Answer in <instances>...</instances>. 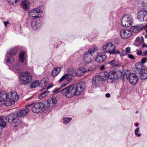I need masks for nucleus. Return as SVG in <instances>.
Wrapping results in <instances>:
<instances>
[{"label":"nucleus","mask_w":147,"mask_h":147,"mask_svg":"<svg viewBox=\"0 0 147 147\" xmlns=\"http://www.w3.org/2000/svg\"><path fill=\"white\" fill-rule=\"evenodd\" d=\"M85 83L84 82L80 83L77 85H74L66 87L59 91L63 95L67 98H71L74 96L80 94L85 89Z\"/></svg>","instance_id":"obj_1"},{"label":"nucleus","mask_w":147,"mask_h":147,"mask_svg":"<svg viewBox=\"0 0 147 147\" xmlns=\"http://www.w3.org/2000/svg\"><path fill=\"white\" fill-rule=\"evenodd\" d=\"M147 61V58H143L141 62H138L135 64L136 71L139 74L140 78L142 79H145L147 78V69L146 67L143 65Z\"/></svg>","instance_id":"obj_2"},{"label":"nucleus","mask_w":147,"mask_h":147,"mask_svg":"<svg viewBox=\"0 0 147 147\" xmlns=\"http://www.w3.org/2000/svg\"><path fill=\"white\" fill-rule=\"evenodd\" d=\"M121 76V73L120 72L112 71H110L109 74L107 72H105L103 76L104 77L105 80L107 79V82L111 83L117 78H119Z\"/></svg>","instance_id":"obj_3"},{"label":"nucleus","mask_w":147,"mask_h":147,"mask_svg":"<svg viewBox=\"0 0 147 147\" xmlns=\"http://www.w3.org/2000/svg\"><path fill=\"white\" fill-rule=\"evenodd\" d=\"M18 95L16 91H11L7 94V100L5 102V105L7 106L13 105L15 102L18 100Z\"/></svg>","instance_id":"obj_4"},{"label":"nucleus","mask_w":147,"mask_h":147,"mask_svg":"<svg viewBox=\"0 0 147 147\" xmlns=\"http://www.w3.org/2000/svg\"><path fill=\"white\" fill-rule=\"evenodd\" d=\"M21 81L20 84L21 85L27 84L32 80V77L31 74L27 72H24L22 73L20 76Z\"/></svg>","instance_id":"obj_5"},{"label":"nucleus","mask_w":147,"mask_h":147,"mask_svg":"<svg viewBox=\"0 0 147 147\" xmlns=\"http://www.w3.org/2000/svg\"><path fill=\"white\" fill-rule=\"evenodd\" d=\"M98 49L97 47H93L85 52L83 55V61L84 62L86 63H90L91 61V57Z\"/></svg>","instance_id":"obj_6"},{"label":"nucleus","mask_w":147,"mask_h":147,"mask_svg":"<svg viewBox=\"0 0 147 147\" xmlns=\"http://www.w3.org/2000/svg\"><path fill=\"white\" fill-rule=\"evenodd\" d=\"M18 117L16 113H12L7 116L6 119L9 123L16 124L14 127H16L22 123L21 120Z\"/></svg>","instance_id":"obj_7"},{"label":"nucleus","mask_w":147,"mask_h":147,"mask_svg":"<svg viewBox=\"0 0 147 147\" xmlns=\"http://www.w3.org/2000/svg\"><path fill=\"white\" fill-rule=\"evenodd\" d=\"M121 22L123 26L128 27L132 25L133 20L131 15H126L122 17Z\"/></svg>","instance_id":"obj_8"},{"label":"nucleus","mask_w":147,"mask_h":147,"mask_svg":"<svg viewBox=\"0 0 147 147\" xmlns=\"http://www.w3.org/2000/svg\"><path fill=\"white\" fill-rule=\"evenodd\" d=\"M46 106L43 102L36 103L32 107V111L34 113H38L43 111L45 109Z\"/></svg>","instance_id":"obj_9"},{"label":"nucleus","mask_w":147,"mask_h":147,"mask_svg":"<svg viewBox=\"0 0 147 147\" xmlns=\"http://www.w3.org/2000/svg\"><path fill=\"white\" fill-rule=\"evenodd\" d=\"M43 7L40 6L35 8L34 9L31 10L28 12V14L30 18H39V16H38V13L42 12L43 11Z\"/></svg>","instance_id":"obj_10"},{"label":"nucleus","mask_w":147,"mask_h":147,"mask_svg":"<svg viewBox=\"0 0 147 147\" xmlns=\"http://www.w3.org/2000/svg\"><path fill=\"white\" fill-rule=\"evenodd\" d=\"M128 77L130 83L132 85H135L138 81V77L137 75L134 73L130 74L127 76L125 73L123 75V78L126 77V78H128Z\"/></svg>","instance_id":"obj_11"},{"label":"nucleus","mask_w":147,"mask_h":147,"mask_svg":"<svg viewBox=\"0 0 147 147\" xmlns=\"http://www.w3.org/2000/svg\"><path fill=\"white\" fill-rule=\"evenodd\" d=\"M137 18L140 22L147 20V11L145 10L140 11L137 13Z\"/></svg>","instance_id":"obj_12"},{"label":"nucleus","mask_w":147,"mask_h":147,"mask_svg":"<svg viewBox=\"0 0 147 147\" xmlns=\"http://www.w3.org/2000/svg\"><path fill=\"white\" fill-rule=\"evenodd\" d=\"M9 3L13 5H15L17 3H18L19 0H7ZM21 3H20L22 7L23 8L26 10L27 9L28 7L29 6V2L28 1H26L25 2H24V0H20Z\"/></svg>","instance_id":"obj_13"},{"label":"nucleus","mask_w":147,"mask_h":147,"mask_svg":"<svg viewBox=\"0 0 147 147\" xmlns=\"http://www.w3.org/2000/svg\"><path fill=\"white\" fill-rule=\"evenodd\" d=\"M132 35V31L130 29H122L120 32V35L122 39H127Z\"/></svg>","instance_id":"obj_14"},{"label":"nucleus","mask_w":147,"mask_h":147,"mask_svg":"<svg viewBox=\"0 0 147 147\" xmlns=\"http://www.w3.org/2000/svg\"><path fill=\"white\" fill-rule=\"evenodd\" d=\"M103 51L106 53H109L110 55H114L119 53V50H116V47H102Z\"/></svg>","instance_id":"obj_15"},{"label":"nucleus","mask_w":147,"mask_h":147,"mask_svg":"<svg viewBox=\"0 0 147 147\" xmlns=\"http://www.w3.org/2000/svg\"><path fill=\"white\" fill-rule=\"evenodd\" d=\"M105 80L104 77L102 76H97L94 77L92 79V84L97 86Z\"/></svg>","instance_id":"obj_16"},{"label":"nucleus","mask_w":147,"mask_h":147,"mask_svg":"<svg viewBox=\"0 0 147 147\" xmlns=\"http://www.w3.org/2000/svg\"><path fill=\"white\" fill-rule=\"evenodd\" d=\"M31 25L33 30H36L41 26V21L39 18L34 19L31 22Z\"/></svg>","instance_id":"obj_17"},{"label":"nucleus","mask_w":147,"mask_h":147,"mask_svg":"<svg viewBox=\"0 0 147 147\" xmlns=\"http://www.w3.org/2000/svg\"><path fill=\"white\" fill-rule=\"evenodd\" d=\"M107 56L105 52L101 53L98 55L95 59L96 62L99 63H102L105 62L107 59Z\"/></svg>","instance_id":"obj_18"},{"label":"nucleus","mask_w":147,"mask_h":147,"mask_svg":"<svg viewBox=\"0 0 147 147\" xmlns=\"http://www.w3.org/2000/svg\"><path fill=\"white\" fill-rule=\"evenodd\" d=\"M146 27L142 24H139L131 27L130 29L133 33H138Z\"/></svg>","instance_id":"obj_19"},{"label":"nucleus","mask_w":147,"mask_h":147,"mask_svg":"<svg viewBox=\"0 0 147 147\" xmlns=\"http://www.w3.org/2000/svg\"><path fill=\"white\" fill-rule=\"evenodd\" d=\"M57 102V99L55 97H51L47 100V106L51 107H53L55 106Z\"/></svg>","instance_id":"obj_20"},{"label":"nucleus","mask_w":147,"mask_h":147,"mask_svg":"<svg viewBox=\"0 0 147 147\" xmlns=\"http://www.w3.org/2000/svg\"><path fill=\"white\" fill-rule=\"evenodd\" d=\"M144 41V38L142 36H138L135 40L134 43V45L135 46H140L142 45V46H147V44L145 43L143 44Z\"/></svg>","instance_id":"obj_21"},{"label":"nucleus","mask_w":147,"mask_h":147,"mask_svg":"<svg viewBox=\"0 0 147 147\" xmlns=\"http://www.w3.org/2000/svg\"><path fill=\"white\" fill-rule=\"evenodd\" d=\"M64 75H65V80L68 82L70 81L72 77H75L76 76V74L73 69H71L69 72Z\"/></svg>","instance_id":"obj_22"},{"label":"nucleus","mask_w":147,"mask_h":147,"mask_svg":"<svg viewBox=\"0 0 147 147\" xmlns=\"http://www.w3.org/2000/svg\"><path fill=\"white\" fill-rule=\"evenodd\" d=\"M29 109L26 108L25 109L20 110L16 114L18 117H21L27 115L29 113Z\"/></svg>","instance_id":"obj_23"},{"label":"nucleus","mask_w":147,"mask_h":147,"mask_svg":"<svg viewBox=\"0 0 147 147\" xmlns=\"http://www.w3.org/2000/svg\"><path fill=\"white\" fill-rule=\"evenodd\" d=\"M26 54L25 51H21L19 55V61L21 63H23L26 61Z\"/></svg>","instance_id":"obj_24"},{"label":"nucleus","mask_w":147,"mask_h":147,"mask_svg":"<svg viewBox=\"0 0 147 147\" xmlns=\"http://www.w3.org/2000/svg\"><path fill=\"white\" fill-rule=\"evenodd\" d=\"M18 49L16 47H14L8 50L6 54L11 56L15 55L18 53Z\"/></svg>","instance_id":"obj_25"},{"label":"nucleus","mask_w":147,"mask_h":147,"mask_svg":"<svg viewBox=\"0 0 147 147\" xmlns=\"http://www.w3.org/2000/svg\"><path fill=\"white\" fill-rule=\"evenodd\" d=\"M7 99V95L6 92L4 91H0V102L5 101V102Z\"/></svg>","instance_id":"obj_26"},{"label":"nucleus","mask_w":147,"mask_h":147,"mask_svg":"<svg viewBox=\"0 0 147 147\" xmlns=\"http://www.w3.org/2000/svg\"><path fill=\"white\" fill-rule=\"evenodd\" d=\"M109 64L113 67H117L120 66L121 63L117 60L114 59L109 62Z\"/></svg>","instance_id":"obj_27"},{"label":"nucleus","mask_w":147,"mask_h":147,"mask_svg":"<svg viewBox=\"0 0 147 147\" xmlns=\"http://www.w3.org/2000/svg\"><path fill=\"white\" fill-rule=\"evenodd\" d=\"M74 71L76 74V76L77 75L78 76H80L84 75L86 71V70L83 67L78 69L76 71Z\"/></svg>","instance_id":"obj_28"},{"label":"nucleus","mask_w":147,"mask_h":147,"mask_svg":"<svg viewBox=\"0 0 147 147\" xmlns=\"http://www.w3.org/2000/svg\"><path fill=\"white\" fill-rule=\"evenodd\" d=\"M61 68V67H55L52 72V76L54 77L56 76L60 72Z\"/></svg>","instance_id":"obj_29"},{"label":"nucleus","mask_w":147,"mask_h":147,"mask_svg":"<svg viewBox=\"0 0 147 147\" xmlns=\"http://www.w3.org/2000/svg\"><path fill=\"white\" fill-rule=\"evenodd\" d=\"M8 54H6L5 60L7 63H11L14 61V59L12 56H9Z\"/></svg>","instance_id":"obj_30"},{"label":"nucleus","mask_w":147,"mask_h":147,"mask_svg":"<svg viewBox=\"0 0 147 147\" xmlns=\"http://www.w3.org/2000/svg\"><path fill=\"white\" fill-rule=\"evenodd\" d=\"M49 80V79L47 78H44L41 80L40 84L41 85H44L46 86L47 84L48 83Z\"/></svg>","instance_id":"obj_31"},{"label":"nucleus","mask_w":147,"mask_h":147,"mask_svg":"<svg viewBox=\"0 0 147 147\" xmlns=\"http://www.w3.org/2000/svg\"><path fill=\"white\" fill-rule=\"evenodd\" d=\"M39 83V81L38 80L35 81L31 84L30 87L31 88H36L38 85Z\"/></svg>","instance_id":"obj_32"},{"label":"nucleus","mask_w":147,"mask_h":147,"mask_svg":"<svg viewBox=\"0 0 147 147\" xmlns=\"http://www.w3.org/2000/svg\"><path fill=\"white\" fill-rule=\"evenodd\" d=\"M72 118L65 117L63 118V123L65 124H67L70 122L72 120Z\"/></svg>","instance_id":"obj_33"},{"label":"nucleus","mask_w":147,"mask_h":147,"mask_svg":"<svg viewBox=\"0 0 147 147\" xmlns=\"http://www.w3.org/2000/svg\"><path fill=\"white\" fill-rule=\"evenodd\" d=\"M2 117L0 116V120H1L0 122V129L1 128L2 130L3 128H4L5 127L6 125L5 122L2 121Z\"/></svg>","instance_id":"obj_34"},{"label":"nucleus","mask_w":147,"mask_h":147,"mask_svg":"<svg viewBox=\"0 0 147 147\" xmlns=\"http://www.w3.org/2000/svg\"><path fill=\"white\" fill-rule=\"evenodd\" d=\"M49 92L48 90H46L44 91L41 94L39 95V98H41L47 96L49 93Z\"/></svg>","instance_id":"obj_35"},{"label":"nucleus","mask_w":147,"mask_h":147,"mask_svg":"<svg viewBox=\"0 0 147 147\" xmlns=\"http://www.w3.org/2000/svg\"><path fill=\"white\" fill-rule=\"evenodd\" d=\"M13 67L15 70H21V66L19 63H17L14 65Z\"/></svg>","instance_id":"obj_36"},{"label":"nucleus","mask_w":147,"mask_h":147,"mask_svg":"<svg viewBox=\"0 0 147 147\" xmlns=\"http://www.w3.org/2000/svg\"><path fill=\"white\" fill-rule=\"evenodd\" d=\"M139 127H137L136 129L135 130V135L138 137H140L141 136V134H138L139 131Z\"/></svg>","instance_id":"obj_37"},{"label":"nucleus","mask_w":147,"mask_h":147,"mask_svg":"<svg viewBox=\"0 0 147 147\" xmlns=\"http://www.w3.org/2000/svg\"><path fill=\"white\" fill-rule=\"evenodd\" d=\"M119 54H120V56H122L126 55L127 54L126 51L124 50H122L121 53L119 52Z\"/></svg>","instance_id":"obj_38"},{"label":"nucleus","mask_w":147,"mask_h":147,"mask_svg":"<svg viewBox=\"0 0 147 147\" xmlns=\"http://www.w3.org/2000/svg\"><path fill=\"white\" fill-rule=\"evenodd\" d=\"M103 46H114L112 42H108L105 44Z\"/></svg>","instance_id":"obj_39"},{"label":"nucleus","mask_w":147,"mask_h":147,"mask_svg":"<svg viewBox=\"0 0 147 147\" xmlns=\"http://www.w3.org/2000/svg\"><path fill=\"white\" fill-rule=\"evenodd\" d=\"M136 51L137 55L140 56L142 55V51L141 50H137Z\"/></svg>","instance_id":"obj_40"},{"label":"nucleus","mask_w":147,"mask_h":147,"mask_svg":"<svg viewBox=\"0 0 147 147\" xmlns=\"http://www.w3.org/2000/svg\"><path fill=\"white\" fill-rule=\"evenodd\" d=\"M65 75H64L59 80V82H61L64 80H65Z\"/></svg>","instance_id":"obj_41"},{"label":"nucleus","mask_w":147,"mask_h":147,"mask_svg":"<svg viewBox=\"0 0 147 147\" xmlns=\"http://www.w3.org/2000/svg\"><path fill=\"white\" fill-rule=\"evenodd\" d=\"M61 89V88H55L54 90H53L52 91V92L53 93H56L58 92V91Z\"/></svg>","instance_id":"obj_42"},{"label":"nucleus","mask_w":147,"mask_h":147,"mask_svg":"<svg viewBox=\"0 0 147 147\" xmlns=\"http://www.w3.org/2000/svg\"><path fill=\"white\" fill-rule=\"evenodd\" d=\"M128 57L129 58H130L132 59H134L135 57L132 54H129L128 55Z\"/></svg>","instance_id":"obj_43"},{"label":"nucleus","mask_w":147,"mask_h":147,"mask_svg":"<svg viewBox=\"0 0 147 147\" xmlns=\"http://www.w3.org/2000/svg\"><path fill=\"white\" fill-rule=\"evenodd\" d=\"M142 56H146L147 57V50L144 51L142 54Z\"/></svg>","instance_id":"obj_44"},{"label":"nucleus","mask_w":147,"mask_h":147,"mask_svg":"<svg viewBox=\"0 0 147 147\" xmlns=\"http://www.w3.org/2000/svg\"><path fill=\"white\" fill-rule=\"evenodd\" d=\"M92 34L89 35L88 37V38L89 41L90 40L93 39L95 37L94 36H92Z\"/></svg>","instance_id":"obj_45"},{"label":"nucleus","mask_w":147,"mask_h":147,"mask_svg":"<svg viewBox=\"0 0 147 147\" xmlns=\"http://www.w3.org/2000/svg\"><path fill=\"white\" fill-rule=\"evenodd\" d=\"M125 51H126V53H129L130 52V47H127L126 48V50H125Z\"/></svg>","instance_id":"obj_46"},{"label":"nucleus","mask_w":147,"mask_h":147,"mask_svg":"<svg viewBox=\"0 0 147 147\" xmlns=\"http://www.w3.org/2000/svg\"><path fill=\"white\" fill-rule=\"evenodd\" d=\"M3 23L5 25V27H6L7 25L9 23V22L8 21H5L3 22Z\"/></svg>","instance_id":"obj_47"},{"label":"nucleus","mask_w":147,"mask_h":147,"mask_svg":"<svg viewBox=\"0 0 147 147\" xmlns=\"http://www.w3.org/2000/svg\"><path fill=\"white\" fill-rule=\"evenodd\" d=\"M53 85V84H51L49 85L47 88V90L50 88H51L52 87Z\"/></svg>","instance_id":"obj_48"},{"label":"nucleus","mask_w":147,"mask_h":147,"mask_svg":"<svg viewBox=\"0 0 147 147\" xmlns=\"http://www.w3.org/2000/svg\"><path fill=\"white\" fill-rule=\"evenodd\" d=\"M105 96L107 98L110 97L111 96V95L109 93H107L106 94Z\"/></svg>","instance_id":"obj_49"},{"label":"nucleus","mask_w":147,"mask_h":147,"mask_svg":"<svg viewBox=\"0 0 147 147\" xmlns=\"http://www.w3.org/2000/svg\"><path fill=\"white\" fill-rule=\"evenodd\" d=\"M105 67V66L104 65H103L101 66L100 68V69L101 70H103L104 69Z\"/></svg>","instance_id":"obj_50"},{"label":"nucleus","mask_w":147,"mask_h":147,"mask_svg":"<svg viewBox=\"0 0 147 147\" xmlns=\"http://www.w3.org/2000/svg\"><path fill=\"white\" fill-rule=\"evenodd\" d=\"M26 1H28V2H29V6H28L29 7H28V9H27V10H28V9H29V7H30V2L28 0H24V2H26Z\"/></svg>","instance_id":"obj_51"},{"label":"nucleus","mask_w":147,"mask_h":147,"mask_svg":"<svg viewBox=\"0 0 147 147\" xmlns=\"http://www.w3.org/2000/svg\"><path fill=\"white\" fill-rule=\"evenodd\" d=\"M67 85V84H63L61 85L60 87L61 88L65 86L66 85Z\"/></svg>","instance_id":"obj_52"},{"label":"nucleus","mask_w":147,"mask_h":147,"mask_svg":"<svg viewBox=\"0 0 147 147\" xmlns=\"http://www.w3.org/2000/svg\"><path fill=\"white\" fill-rule=\"evenodd\" d=\"M135 126L136 127H138V124L137 123H136Z\"/></svg>","instance_id":"obj_53"},{"label":"nucleus","mask_w":147,"mask_h":147,"mask_svg":"<svg viewBox=\"0 0 147 147\" xmlns=\"http://www.w3.org/2000/svg\"><path fill=\"white\" fill-rule=\"evenodd\" d=\"M2 133V129L1 128L0 129V135Z\"/></svg>","instance_id":"obj_54"},{"label":"nucleus","mask_w":147,"mask_h":147,"mask_svg":"<svg viewBox=\"0 0 147 147\" xmlns=\"http://www.w3.org/2000/svg\"><path fill=\"white\" fill-rule=\"evenodd\" d=\"M145 37L146 38L147 37V34H146L145 35Z\"/></svg>","instance_id":"obj_55"},{"label":"nucleus","mask_w":147,"mask_h":147,"mask_svg":"<svg viewBox=\"0 0 147 147\" xmlns=\"http://www.w3.org/2000/svg\"><path fill=\"white\" fill-rule=\"evenodd\" d=\"M138 111H136V113H138Z\"/></svg>","instance_id":"obj_56"},{"label":"nucleus","mask_w":147,"mask_h":147,"mask_svg":"<svg viewBox=\"0 0 147 147\" xmlns=\"http://www.w3.org/2000/svg\"><path fill=\"white\" fill-rule=\"evenodd\" d=\"M30 105H31L30 104ZM30 105H27V107H29Z\"/></svg>","instance_id":"obj_57"},{"label":"nucleus","mask_w":147,"mask_h":147,"mask_svg":"<svg viewBox=\"0 0 147 147\" xmlns=\"http://www.w3.org/2000/svg\"><path fill=\"white\" fill-rule=\"evenodd\" d=\"M146 33L147 34V29L146 30Z\"/></svg>","instance_id":"obj_58"},{"label":"nucleus","mask_w":147,"mask_h":147,"mask_svg":"<svg viewBox=\"0 0 147 147\" xmlns=\"http://www.w3.org/2000/svg\"><path fill=\"white\" fill-rule=\"evenodd\" d=\"M58 44H57V46H58Z\"/></svg>","instance_id":"obj_59"},{"label":"nucleus","mask_w":147,"mask_h":147,"mask_svg":"<svg viewBox=\"0 0 147 147\" xmlns=\"http://www.w3.org/2000/svg\"><path fill=\"white\" fill-rule=\"evenodd\" d=\"M147 1V3H146V4H147V0H146Z\"/></svg>","instance_id":"obj_60"},{"label":"nucleus","mask_w":147,"mask_h":147,"mask_svg":"<svg viewBox=\"0 0 147 147\" xmlns=\"http://www.w3.org/2000/svg\"><path fill=\"white\" fill-rule=\"evenodd\" d=\"M143 47H144V46H143Z\"/></svg>","instance_id":"obj_61"}]
</instances>
